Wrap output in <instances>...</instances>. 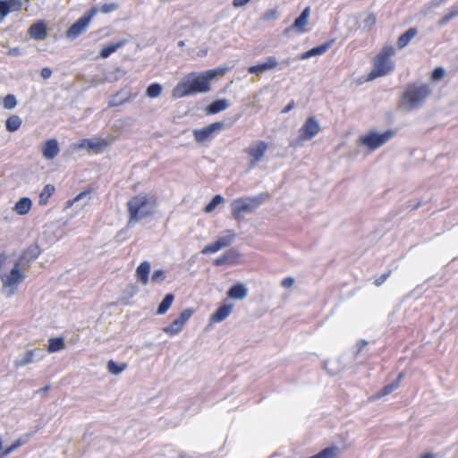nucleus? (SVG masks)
Wrapping results in <instances>:
<instances>
[{
  "label": "nucleus",
  "instance_id": "18",
  "mask_svg": "<svg viewBox=\"0 0 458 458\" xmlns=\"http://www.w3.org/2000/svg\"><path fill=\"white\" fill-rule=\"evenodd\" d=\"M47 27L43 21L32 24L29 29L30 36L36 40H42L47 37Z\"/></svg>",
  "mask_w": 458,
  "mask_h": 458
},
{
  "label": "nucleus",
  "instance_id": "11",
  "mask_svg": "<svg viewBox=\"0 0 458 458\" xmlns=\"http://www.w3.org/2000/svg\"><path fill=\"white\" fill-rule=\"evenodd\" d=\"M21 267H22L21 262H16L9 274H4L1 276L4 287L15 289L25 278V275L20 269Z\"/></svg>",
  "mask_w": 458,
  "mask_h": 458
},
{
  "label": "nucleus",
  "instance_id": "56",
  "mask_svg": "<svg viewBox=\"0 0 458 458\" xmlns=\"http://www.w3.org/2000/svg\"><path fill=\"white\" fill-rule=\"evenodd\" d=\"M30 437V435H26L25 437H21V438H19L17 439L13 444L14 445L16 446V448L21 446L22 445H24L28 439Z\"/></svg>",
  "mask_w": 458,
  "mask_h": 458
},
{
  "label": "nucleus",
  "instance_id": "4",
  "mask_svg": "<svg viewBox=\"0 0 458 458\" xmlns=\"http://www.w3.org/2000/svg\"><path fill=\"white\" fill-rule=\"evenodd\" d=\"M395 55V49L392 46H386L375 57L373 69L369 73L368 80L372 81L378 77L387 75L394 70V62L391 58Z\"/></svg>",
  "mask_w": 458,
  "mask_h": 458
},
{
  "label": "nucleus",
  "instance_id": "2",
  "mask_svg": "<svg viewBox=\"0 0 458 458\" xmlns=\"http://www.w3.org/2000/svg\"><path fill=\"white\" fill-rule=\"evenodd\" d=\"M126 206L129 214L128 224L131 225L153 216L156 213L157 199L155 194L141 192L131 197Z\"/></svg>",
  "mask_w": 458,
  "mask_h": 458
},
{
  "label": "nucleus",
  "instance_id": "41",
  "mask_svg": "<svg viewBox=\"0 0 458 458\" xmlns=\"http://www.w3.org/2000/svg\"><path fill=\"white\" fill-rule=\"evenodd\" d=\"M3 104H4V107L5 109L14 108L17 105V100H16L15 96L13 94L6 95L4 98Z\"/></svg>",
  "mask_w": 458,
  "mask_h": 458
},
{
  "label": "nucleus",
  "instance_id": "26",
  "mask_svg": "<svg viewBox=\"0 0 458 458\" xmlns=\"http://www.w3.org/2000/svg\"><path fill=\"white\" fill-rule=\"evenodd\" d=\"M126 43V40H120L116 43L107 45L102 48L99 53L101 58H107L110 55L123 47Z\"/></svg>",
  "mask_w": 458,
  "mask_h": 458
},
{
  "label": "nucleus",
  "instance_id": "47",
  "mask_svg": "<svg viewBox=\"0 0 458 458\" xmlns=\"http://www.w3.org/2000/svg\"><path fill=\"white\" fill-rule=\"evenodd\" d=\"M390 275H391V270H388V271L385 272L379 277L375 279L374 284L376 286L382 285L387 280V278L390 276Z\"/></svg>",
  "mask_w": 458,
  "mask_h": 458
},
{
  "label": "nucleus",
  "instance_id": "17",
  "mask_svg": "<svg viewBox=\"0 0 458 458\" xmlns=\"http://www.w3.org/2000/svg\"><path fill=\"white\" fill-rule=\"evenodd\" d=\"M332 42H326L318 47H313L307 52L301 54L297 59L305 60L312 56L321 55L325 54L331 47Z\"/></svg>",
  "mask_w": 458,
  "mask_h": 458
},
{
  "label": "nucleus",
  "instance_id": "54",
  "mask_svg": "<svg viewBox=\"0 0 458 458\" xmlns=\"http://www.w3.org/2000/svg\"><path fill=\"white\" fill-rule=\"evenodd\" d=\"M16 446L14 444H12L9 447H7L4 452L0 454V458H4L13 453L14 450H16Z\"/></svg>",
  "mask_w": 458,
  "mask_h": 458
},
{
  "label": "nucleus",
  "instance_id": "50",
  "mask_svg": "<svg viewBox=\"0 0 458 458\" xmlns=\"http://www.w3.org/2000/svg\"><path fill=\"white\" fill-rule=\"evenodd\" d=\"M445 75V70L442 67L436 68L432 72V79L435 81H438L442 79Z\"/></svg>",
  "mask_w": 458,
  "mask_h": 458
},
{
  "label": "nucleus",
  "instance_id": "57",
  "mask_svg": "<svg viewBox=\"0 0 458 458\" xmlns=\"http://www.w3.org/2000/svg\"><path fill=\"white\" fill-rule=\"evenodd\" d=\"M88 142H89V139H83V140H80V142H78L75 145V148H77V149L88 148Z\"/></svg>",
  "mask_w": 458,
  "mask_h": 458
},
{
  "label": "nucleus",
  "instance_id": "44",
  "mask_svg": "<svg viewBox=\"0 0 458 458\" xmlns=\"http://www.w3.org/2000/svg\"><path fill=\"white\" fill-rule=\"evenodd\" d=\"M118 4L115 3H110V4H104L99 8H98V12H101L103 13H109L111 12H114L118 9Z\"/></svg>",
  "mask_w": 458,
  "mask_h": 458
},
{
  "label": "nucleus",
  "instance_id": "20",
  "mask_svg": "<svg viewBox=\"0 0 458 458\" xmlns=\"http://www.w3.org/2000/svg\"><path fill=\"white\" fill-rule=\"evenodd\" d=\"M110 145V140L103 138L89 139L88 149L96 153L101 152L104 148Z\"/></svg>",
  "mask_w": 458,
  "mask_h": 458
},
{
  "label": "nucleus",
  "instance_id": "13",
  "mask_svg": "<svg viewBox=\"0 0 458 458\" xmlns=\"http://www.w3.org/2000/svg\"><path fill=\"white\" fill-rule=\"evenodd\" d=\"M310 13V7L307 6L300 16L294 21V22L288 28L285 29L284 33L287 34L292 30H295L298 33H304L306 31V26L309 22V17Z\"/></svg>",
  "mask_w": 458,
  "mask_h": 458
},
{
  "label": "nucleus",
  "instance_id": "15",
  "mask_svg": "<svg viewBox=\"0 0 458 458\" xmlns=\"http://www.w3.org/2000/svg\"><path fill=\"white\" fill-rule=\"evenodd\" d=\"M60 148L57 140H47L42 147V156L47 160L54 159L59 153Z\"/></svg>",
  "mask_w": 458,
  "mask_h": 458
},
{
  "label": "nucleus",
  "instance_id": "28",
  "mask_svg": "<svg viewBox=\"0 0 458 458\" xmlns=\"http://www.w3.org/2000/svg\"><path fill=\"white\" fill-rule=\"evenodd\" d=\"M227 265H236L241 263V254L235 249H230L224 252Z\"/></svg>",
  "mask_w": 458,
  "mask_h": 458
},
{
  "label": "nucleus",
  "instance_id": "39",
  "mask_svg": "<svg viewBox=\"0 0 458 458\" xmlns=\"http://www.w3.org/2000/svg\"><path fill=\"white\" fill-rule=\"evenodd\" d=\"M277 18H278L277 8L270 9V10L265 12L261 16V19L267 22L276 21V20H277Z\"/></svg>",
  "mask_w": 458,
  "mask_h": 458
},
{
  "label": "nucleus",
  "instance_id": "14",
  "mask_svg": "<svg viewBox=\"0 0 458 458\" xmlns=\"http://www.w3.org/2000/svg\"><path fill=\"white\" fill-rule=\"evenodd\" d=\"M137 94H132L130 88H123L116 92L109 100L108 106H121L131 98H134Z\"/></svg>",
  "mask_w": 458,
  "mask_h": 458
},
{
  "label": "nucleus",
  "instance_id": "43",
  "mask_svg": "<svg viewBox=\"0 0 458 458\" xmlns=\"http://www.w3.org/2000/svg\"><path fill=\"white\" fill-rule=\"evenodd\" d=\"M9 13H11L9 2L7 0H0V21Z\"/></svg>",
  "mask_w": 458,
  "mask_h": 458
},
{
  "label": "nucleus",
  "instance_id": "62",
  "mask_svg": "<svg viewBox=\"0 0 458 458\" xmlns=\"http://www.w3.org/2000/svg\"><path fill=\"white\" fill-rule=\"evenodd\" d=\"M50 389V386H46L44 387H42L41 389L38 390V392L42 393V394H47Z\"/></svg>",
  "mask_w": 458,
  "mask_h": 458
},
{
  "label": "nucleus",
  "instance_id": "25",
  "mask_svg": "<svg viewBox=\"0 0 458 458\" xmlns=\"http://www.w3.org/2000/svg\"><path fill=\"white\" fill-rule=\"evenodd\" d=\"M230 106L229 101L227 99H217L212 102L207 107V113L209 114H217L221 111L225 110Z\"/></svg>",
  "mask_w": 458,
  "mask_h": 458
},
{
  "label": "nucleus",
  "instance_id": "59",
  "mask_svg": "<svg viewBox=\"0 0 458 458\" xmlns=\"http://www.w3.org/2000/svg\"><path fill=\"white\" fill-rule=\"evenodd\" d=\"M445 2V0H431L428 3V7L429 8H436V7H438L439 5H441Z\"/></svg>",
  "mask_w": 458,
  "mask_h": 458
},
{
  "label": "nucleus",
  "instance_id": "37",
  "mask_svg": "<svg viewBox=\"0 0 458 458\" xmlns=\"http://www.w3.org/2000/svg\"><path fill=\"white\" fill-rule=\"evenodd\" d=\"M225 199L221 195H215L210 202L205 207L204 211L206 213H211L218 205L222 204Z\"/></svg>",
  "mask_w": 458,
  "mask_h": 458
},
{
  "label": "nucleus",
  "instance_id": "7",
  "mask_svg": "<svg viewBox=\"0 0 458 458\" xmlns=\"http://www.w3.org/2000/svg\"><path fill=\"white\" fill-rule=\"evenodd\" d=\"M394 134L395 132L393 130H387L382 133L372 131L360 137V143L366 146L369 150H375L386 144Z\"/></svg>",
  "mask_w": 458,
  "mask_h": 458
},
{
  "label": "nucleus",
  "instance_id": "24",
  "mask_svg": "<svg viewBox=\"0 0 458 458\" xmlns=\"http://www.w3.org/2000/svg\"><path fill=\"white\" fill-rule=\"evenodd\" d=\"M418 34L416 28H410L403 34H402L397 40V47L399 49L405 47L411 40Z\"/></svg>",
  "mask_w": 458,
  "mask_h": 458
},
{
  "label": "nucleus",
  "instance_id": "48",
  "mask_svg": "<svg viewBox=\"0 0 458 458\" xmlns=\"http://www.w3.org/2000/svg\"><path fill=\"white\" fill-rule=\"evenodd\" d=\"M265 71H267V70L266 65L263 63L259 64L257 65H252V66L249 67V69H248V72L250 73H258V72H262Z\"/></svg>",
  "mask_w": 458,
  "mask_h": 458
},
{
  "label": "nucleus",
  "instance_id": "23",
  "mask_svg": "<svg viewBox=\"0 0 458 458\" xmlns=\"http://www.w3.org/2000/svg\"><path fill=\"white\" fill-rule=\"evenodd\" d=\"M149 271H150V264L148 261L141 262L140 264V266L137 267L136 276L141 284H148Z\"/></svg>",
  "mask_w": 458,
  "mask_h": 458
},
{
  "label": "nucleus",
  "instance_id": "63",
  "mask_svg": "<svg viewBox=\"0 0 458 458\" xmlns=\"http://www.w3.org/2000/svg\"><path fill=\"white\" fill-rule=\"evenodd\" d=\"M420 458H434V454L431 453H427L421 455Z\"/></svg>",
  "mask_w": 458,
  "mask_h": 458
},
{
  "label": "nucleus",
  "instance_id": "55",
  "mask_svg": "<svg viewBox=\"0 0 458 458\" xmlns=\"http://www.w3.org/2000/svg\"><path fill=\"white\" fill-rule=\"evenodd\" d=\"M214 265H216V266L227 265L224 253L214 260Z\"/></svg>",
  "mask_w": 458,
  "mask_h": 458
},
{
  "label": "nucleus",
  "instance_id": "3",
  "mask_svg": "<svg viewBox=\"0 0 458 458\" xmlns=\"http://www.w3.org/2000/svg\"><path fill=\"white\" fill-rule=\"evenodd\" d=\"M268 197V193L262 192L256 196H244L235 199L231 203L233 217L237 221H241L243 213L254 212Z\"/></svg>",
  "mask_w": 458,
  "mask_h": 458
},
{
  "label": "nucleus",
  "instance_id": "40",
  "mask_svg": "<svg viewBox=\"0 0 458 458\" xmlns=\"http://www.w3.org/2000/svg\"><path fill=\"white\" fill-rule=\"evenodd\" d=\"M10 4L11 12L20 11L23 5L29 4L30 0H7Z\"/></svg>",
  "mask_w": 458,
  "mask_h": 458
},
{
  "label": "nucleus",
  "instance_id": "51",
  "mask_svg": "<svg viewBox=\"0 0 458 458\" xmlns=\"http://www.w3.org/2000/svg\"><path fill=\"white\" fill-rule=\"evenodd\" d=\"M294 284V278L293 277H286L284 279H283L282 283H281V285L284 287V288H291Z\"/></svg>",
  "mask_w": 458,
  "mask_h": 458
},
{
  "label": "nucleus",
  "instance_id": "12",
  "mask_svg": "<svg viewBox=\"0 0 458 458\" xmlns=\"http://www.w3.org/2000/svg\"><path fill=\"white\" fill-rule=\"evenodd\" d=\"M225 123L224 122H216L213 123L202 129L194 130L193 135L194 139L197 142H205L211 138H213V134L216 131L224 129Z\"/></svg>",
  "mask_w": 458,
  "mask_h": 458
},
{
  "label": "nucleus",
  "instance_id": "29",
  "mask_svg": "<svg viewBox=\"0 0 458 458\" xmlns=\"http://www.w3.org/2000/svg\"><path fill=\"white\" fill-rule=\"evenodd\" d=\"M21 123L22 121L21 117L14 114L7 118L5 122V127L8 131L13 132L21 127Z\"/></svg>",
  "mask_w": 458,
  "mask_h": 458
},
{
  "label": "nucleus",
  "instance_id": "36",
  "mask_svg": "<svg viewBox=\"0 0 458 458\" xmlns=\"http://www.w3.org/2000/svg\"><path fill=\"white\" fill-rule=\"evenodd\" d=\"M37 350H30L15 361L16 367H22L33 361V356Z\"/></svg>",
  "mask_w": 458,
  "mask_h": 458
},
{
  "label": "nucleus",
  "instance_id": "53",
  "mask_svg": "<svg viewBox=\"0 0 458 458\" xmlns=\"http://www.w3.org/2000/svg\"><path fill=\"white\" fill-rule=\"evenodd\" d=\"M40 75L44 80H47L52 75V70L48 67H45L41 70Z\"/></svg>",
  "mask_w": 458,
  "mask_h": 458
},
{
  "label": "nucleus",
  "instance_id": "46",
  "mask_svg": "<svg viewBox=\"0 0 458 458\" xmlns=\"http://www.w3.org/2000/svg\"><path fill=\"white\" fill-rule=\"evenodd\" d=\"M267 70L274 69L278 65L277 60L275 56H268L266 59V62L263 63Z\"/></svg>",
  "mask_w": 458,
  "mask_h": 458
},
{
  "label": "nucleus",
  "instance_id": "38",
  "mask_svg": "<svg viewBox=\"0 0 458 458\" xmlns=\"http://www.w3.org/2000/svg\"><path fill=\"white\" fill-rule=\"evenodd\" d=\"M398 388V382H392L389 385L385 386L380 392H378L375 398H380L387 395Z\"/></svg>",
  "mask_w": 458,
  "mask_h": 458
},
{
  "label": "nucleus",
  "instance_id": "22",
  "mask_svg": "<svg viewBox=\"0 0 458 458\" xmlns=\"http://www.w3.org/2000/svg\"><path fill=\"white\" fill-rule=\"evenodd\" d=\"M233 305L224 304L220 306L216 311L212 315L211 321L221 322L225 320L232 312Z\"/></svg>",
  "mask_w": 458,
  "mask_h": 458
},
{
  "label": "nucleus",
  "instance_id": "30",
  "mask_svg": "<svg viewBox=\"0 0 458 458\" xmlns=\"http://www.w3.org/2000/svg\"><path fill=\"white\" fill-rule=\"evenodd\" d=\"M126 368H127L126 363H124V362L117 363L113 360H110L107 362V366H106L108 372L110 374L115 375V376L121 374Z\"/></svg>",
  "mask_w": 458,
  "mask_h": 458
},
{
  "label": "nucleus",
  "instance_id": "35",
  "mask_svg": "<svg viewBox=\"0 0 458 458\" xmlns=\"http://www.w3.org/2000/svg\"><path fill=\"white\" fill-rule=\"evenodd\" d=\"M162 89H163L162 86L159 83L155 82V83L150 84L147 88L146 95H147V97H148L150 98H155L161 95Z\"/></svg>",
  "mask_w": 458,
  "mask_h": 458
},
{
  "label": "nucleus",
  "instance_id": "60",
  "mask_svg": "<svg viewBox=\"0 0 458 458\" xmlns=\"http://www.w3.org/2000/svg\"><path fill=\"white\" fill-rule=\"evenodd\" d=\"M295 106V103L293 100L290 101L284 107V109L282 110V113L283 114H286L288 112H290Z\"/></svg>",
  "mask_w": 458,
  "mask_h": 458
},
{
  "label": "nucleus",
  "instance_id": "61",
  "mask_svg": "<svg viewBox=\"0 0 458 458\" xmlns=\"http://www.w3.org/2000/svg\"><path fill=\"white\" fill-rule=\"evenodd\" d=\"M367 344H368V342L366 340H360L357 344L358 350H357L355 355L357 356Z\"/></svg>",
  "mask_w": 458,
  "mask_h": 458
},
{
  "label": "nucleus",
  "instance_id": "8",
  "mask_svg": "<svg viewBox=\"0 0 458 458\" xmlns=\"http://www.w3.org/2000/svg\"><path fill=\"white\" fill-rule=\"evenodd\" d=\"M98 13V8L92 7L87 13L82 15L76 22H74L66 31V37L71 39L77 38L88 28L92 18Z\"/></svg>",
  "mask_w": 458,
  "mask_h": 458
},
{
  "label": "nucleus",
  "instance_id": "34",
  "mask_svg": "<svg viewBox=\"0 0 458 458\" xmlns=\"http://www.w3.org/2000/svg\"><path fill=\"white\" fill-rule=\"evenodd\" d=\"M182 328L183 326L177 319H174L172 324L164 327L163 331L169 335H176L182 331Z\"/></svg>",
  "mask_w": 458,
  "mask_h": 458
},
{
  "label": "nucleus",
  "instance_id": "64",
  "mask_svg": "<svg viewBox=\"0 0 458 458\" xmlns=\"http://www.w3.org/2000/svg\"><path fill=\"white\" fill-rule=\"evenodd\" d=\"M403 377V373H400L397 377V378L394 381V382H398V386H400V382L402 380V378Z\"/></svg>",
  "mask_w": 458,
  "mask_h": 458
},
{
  "label": "nucleus",
  "instance_id": "6",
  "mask_svg": "<svg viewBox=\"0 0 458 458\" xmlns=\"http://www.w3.org/2000/svg\"><path fill=\"white\" fill-rule=\"evenodd\" d=\"M320 131L321 127L318 121L314 116L308 117L305 123L300 128V134L298 138L290 143V147H301L304 141L310 140L316 135H318Z\"/></svg>",
  "mask_w": 458,
  "mask_h": 458
},
{
  "label": "nucleus",
  "instance_id": "31",
  "mask_svg": "<svg viewBox=\"0 0 458 458\" xmlns=\"http://www.w3.org/2000/svg\"><path fill=\"white\" fill-rule=\"evenodd\" d=\"M65 344L64 341L61 337L50 338L48 340V352H56L63 349H64Z\"/></svg>",
  "mask_w": 458,
  "mask_h": 458
},
{
  "label": "nucleus",
  "instance_id": "19",
  "mask_svg": "<svg viewBox=\"0 0 458 458\" xmlns=\"http://www.w3.org/2000/svg\"><path fill=\"white\" fill-rule=\"evenodd\" d=\"M32 207V201L28 197L21 198L13 208V210L21 216L27 215Z\"/></svg>",
  "mask_w": 458,
  "mask_h": 458
},
{
  "label": "nucleus",
  "instance_id": "21",
  "mask_svg": "<svg viewBox=\"0 0 458 458\" xmlns=\"http://www.w3.org/2000/svg\"><path fill=\"white\" fill-rule=\"evenodd\" d=\"M227 294L232 299L243 300L247 297L248 290L244 284H236L229 289Z\"/></svg>",
  "mask_w": 458,
  "mask_h": 458
},
{
  "label": "nucleus",
  "instance_id": "5",
  "mask_svg": "<svg viewBox=\"0 0 458 458\" xmlns=\"http://www.w3.org/2000/svg\"><path fill=\"white\" fill-rule=\"evenodd\" d=\"M431 89L428 84L415 83L408 85L403 95V103L408 110L420 107L430 96Z\"/></svg>",
  "mask_w": 458,
  "mask_h": 458
},
{
  "label": "nucleus",
  "instance_id": "9",
  "mask_svg": "<svg viewBox=\"0 0 458 458\" xmlns=\"http://www.w3.org/2000/svg\"><path fill=\"white\" fill-rule=\"evenodd\" d=\"M267 149L268 144L264 140L254 141L244 149V152L250 157V166L251 168L263 160Z\"/></svg>",
  "mask_w": 458,
  "mask_h": 458
},
{
  "label": "nucleus",
  "instance_id": "16",
  "mask_svg": "<svg viewBox=\"0 0 458 458\" xmlns=\"http://www.w3.org/2000/svg\"><path fill=\"white\" fill-rule=\"evenodd\" d=\"M40 254L39 247L36 244L28 247L22 253L21 257L17 262H21V266L29 265L35 260Z\"/></svg>",
  "mask_w": 458,
  "mask_h": 458
},
{
  "label": "nucleus",
  "instance_id": "27",
  "mask_svg": "<svg viewBox=\"0 0 458 458\" xmlns=\"http://www.w3.org/2000/svg\"><path fill=\"white\" fill-rule=\"evenodd\" d=\"M174 296L173 293L166 294L164 297V299L162 300V301L160 302V304L157 310V315L165 314L171 307V305L174 301Z\"/></svg>",
  "mask_w": 458,
  "mask_h": 458
},
{
  "label": "nucleus",
  "instance_id": "52",
  "mask_svg": "<svg viewBox=\"0 0 458 458\" xmlns=\"http://www.w3.org/2000/svg\"><path fill=\"white\" fill-rule=\"evenodd\" d=\"M90 191H84L81 193H79L72 200L70 201V205H72L73 203L82 199L83 198L87 197L89 194Z\"/></svg>",
  "mask_w": 458,
  "mask_h": 458
},
{
  "label": "nucleus",
  "instance_id": "42",
  "mask_svg": "<svg viewBox=\"0 0 458 458\" xmlns=\"http://www.w3.org/2000/svg\"><path fill=\"white\" fill-rule=\"evenodd\" d=\"M193 314V310L191 309H186L182 310L180 316L176 318L183 327L185 323L191 318Z\"/></svg>",
  "mask_w": 458,
  "mask_h": 458
},
{
  "label": "nucleus",
  "instance_id": "1",
  "mask_svg": "<svg viewBox=\"0 0 458 458\" xmlns=\"http://www.w3.org/2000/svg\"><path fill=\"white\" fill-rule=\"evenodd\" d=\"M227 68L208 70L200 76L191 72L186 75L172 90L174 98H182L197 93H206L210 90L209 81L217 75H222Z\"/></svg>",
  "mask_w": 458,
  "mask_h": 458
},
{
  "label": "nucleus",
  "instance_id": "32",
  "mask_svg": "<svg viewBox=\"0 0 458 458\" xmlns=\"http://www.w3.org/2000/svg\"><path fill=\"white\" fill-rule=\"evenodd\" d=\"M54 192L55 187L51 184H47L39 194V204L46 205Z\"/></svg>",
  "mask_w": 458,
  "mask_h": 458
},
{
  "label": "nucleus",
  "instance_id": "33",
  "mask_svg": "<svg viewBox=\"0 0 458 458\" xmlns=\"http://www.w3.org/2000/svg\"><path fill=\"white\" fill-rule=\"evenodd\" d=\"M458 16V5H454L450 10L438 21L439 26H444L452 19Z\"/></svg>",
  "mask_w": 458,
  "mask_h": 458
},
{
  "label": "nucleus",
  "instance_id": "45",
  "mask_svg": "<svg viewBox=\"0 0 458 458\" xmlns=\"http://www.w3.org/2000/svg\"><path fill=\"white\" fill-rule=\"evenodd\" d=\"M165 278V272L162 269L155 270L151 276L153 282H162Z\"/></svg>",
  "mask_w": 458,
  "mask_h": 458
},
{
  "label": "nucleus",
  "instance_id": "58",
  "mask_svg": "<svg viewBox=\"0 0 458 458\" xmlns=\"http://www.w3.org/2000/svg\"><path fill=\"white\" fill-rule=\"evenodd\" d=\"M250 2V0H233V5L235 8H239V7L244 6L245 4H247Z\"/></svg>",
  "mask_w": 458,
  "mask_h": 458
},
{
  "label": "nucleus",
  "instance_id": "10",
  "mask_svg": "<svg viewBox=\"0 0 458 458\" xmlns=\"http://www.w3.org/2000/svg\"><path fill=\"white\" fill-rule=\"evenodd\" d=\"M235 236L236 234L233 230H225L214 243L205 246L202 249L201 253H215L221 249L226 248L233 242Z\"/></svg>",
  "mask_w": 458,
  "mask_h": 458
},
{
  "label": "nucleus",
  "instance_id": "49",
  "mask_svg": "<svg viewBox=\"0 0 458 458\" xmlns=\"http://www.w3.org/2000/svg\"><path fill=\"white\" fill-rule=\"evenodd\" d=\"M377 19L374 14H369L364 21L365 28L371 29L376 24Z\"/></svg>",
  "mask_w": 458,
  "mask_h": 458
}]
</instances>
